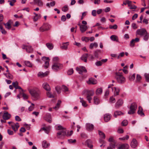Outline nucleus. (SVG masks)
<instances>
[{
  "instance_id": "5701e85b",
  "label": "nucleus",
  "mask_w": 149,
  "mask_h": 149,
  "mask_svg": "<svg viewBox=\"0 0 149 149\" xmlns=\"http://www.w3.org/2000/svg\"><path fill=\"white\" fill-rule=\"evenodd\" d=\"M87 27L86 26L84 25H81L80 26V29L81 32L84 33L87 29Z\"/></svg>"
},
{
  "instance_id": "c03bdc74",
  "label": "nucleus",
  "mask_w": 149,
  "mask_h": 149,
  "mask_svg": "<svg viewBox=\"0 0 149 149\" xmlns=\"http://www.w3.org/2000/svg\"><path fill=\"white\" fill-rule=\"evenodd\" d=\"M46 45L47 48L50 50L52 49L53 48V45L52 43H46Z\"/></svg>"
},
{
  "instance_id": "39448f33",
  "label": "nucleus",
  "mask_w": 149,
  "mask_h": 149,
  "mask_svg": "<svg viewBox=\"0 0 149 149\" xmlns=\"http://www.w3.org/2000/svg\"><path fill=\"white\" fill-rule=\"evenodd\" d=\"M63 67L62 64L59 63H53L52 65V69L54 71H57L61 69Z\"/></svg>"
},
{
  "instance_id": "5fc2aeb1",
  "label": "nucleus",
  "mask_w": 149,
  "mask_h": 149,
  "mask_svg": "<svg viewBox=\"0 0 149 149\" xmlns=\"http://www.w3.org/2000/svg\"><path fill=\"white\" fill-rule=\"evenodd\" d=\"M109 101L111 103H114L116 102L115 98L113 97V96H111L109 99Z\"/></svg>"
},
{
  "instance_id": "e433bc0d",
  "label": "nucleus",
  "mask_w": 149,
  "mask_h": 149,
  "mask_svg": "<svg viewBox=\"0 0 149 149\" xmlns=\"http://www.w3.org/2000/svg\"><path fill=\"white\" fill-rule=\"evenodd\" d=\"M55 2L53 1L51 2L50 3H47L46 4V6L48 8H50V6L53 7L55 6Z\"/></svg>"
},
{
  "instance_id": "393cba45",
  "label": "nucleus",
  "mask_w": 149,
  "mask_h": 149,
  "mask_svg": "<svg viewBox=\"0 0 149 149\" xmlns=\"http://www.w3.org/2000/svg\"><path fill=\"white\" fill-rule=\"evenodd\" d=\"M49 74L48 72H46L45 73H43L42 72H40L38 74V77H44L45 76H47Z\"/></svg>"
},
{
  "instance_id": "37998d69",
  "label": "nucleus",
  "mask_w": 149,
  "mask_h": 149,
  "mask_svg": "<svg viewBox=\"0 0 149 149\" xmlns=\"http://www.w3.org/2000/svg\"><path fill=\"white\" fill-rule=\"evenodd\" d=\"M61 101L60 100H58L56 105V106L54 107L53 108L55 109H58L60 107V105L61 104Z\"/></svg>"
},
{
  "instance_id": "473e14b6",
  "label": "nucleus",
  "mask_w": 149,
  "mask_h": 149,
  "mask_svg": "<svg viewBox=\"0 0 149 149\" xmlns=\"http://www.w3.org/2000/svg\"><path fill=\"white\" fill-rule=\"evenodd\" d=\"M49 145V144L47 143L46 141H43L42 143V147L44 148H47Z\"/></svg>"
},
{
  "instance_id": "2eb2a0df",
  "label": "nucleus",
  "mask_w": 149,
  "mask_h": 149,
  "mask_svg": "<svg viewBox=\"0 0 149 149\" xmlns=\"http://www.w3.org/2000/svg\"><path fill=\"white\" fill-rule=\"evenodd\" d=\"M43 88L47 91H50L51 88L49 84L47 83H44L42 84Z\"/></svg>"
},
{
  "instance_id": "4d7b16f0",
  "label": "nucleus",
  "mask_w": 149,
  "mask_h": 149,
  "mask_svg": "<svg viewBox=\"0 0 149 149\" xmlns=\"http://www.w3.org/2000/svg\"><path fill=\"white\" fill-rule=\"evenodd\" d=\"M118 28V26L117 25L114 24L113 25H110L109 28L111 29H116Z\"/></svg>"
},
{
  "instance_id": "a211bd4d",
  "label": "nucleus",
  "mask_w": 149,
  "mask_h": 149,
  "mask_svg": "<svg viewBox=\"0 0 149 149\" xmlns=\"http://www.w3.org/2000/svg\"><path fill=\"white\" fill-rule=\"evenodd\" d=\"M10 114L8 113V112H6L3 114V118L4 120H7L10 118Z\"/></svg>"
},
{
  "instance_id": "0e129e2a",
  "label": "nucleus",
  "mask_w": 149,
  "mask_h": 149,
  "mask_svg": "<svg viewBox=\"0 0 149 149\" xmlns=\"http://www.w3.org/2000/svg\"><path fill=\"white\" fill-rule=\"evenodd\" d=\"M121 124L123 126H126L128 124L127 121L126 120H124L122 122Z\"/></svg>"
},
{
  "instance_id": "79ce46f5",
  "label": "nucleus",
  "mask_w": 149,
  "mask_h": 149,
  "mask_svg": "<svg viewBox=\"0 0 149 149\" xmlns=\"http://www.w3.org/2000/svg\"><path fill=\"white\" fill-rule=\"evenodd\" d=\"M98 132L99 134L100 137L102 138L103 139H104L105 137V135L104 133L100 130H98Z\"/></svg>"
},
{
  "instance_id": "f8f14e48",
  "label": "nucleus",
  "mask_w": 149,
  "mask_h": 149,
  "mask_svg": "<svg viewBox=\"0 0 149 149\" xmlns=\"http://www.w3.org/2000/svg\"><path fill=\"white\" fill-rule=\"evenodd\" d=\"M44 118L45 120L49 123H51L52 122L51 115L49 113H47Z\"/></svg>"
},
{
  "instance_id": "c85d7f7f",
  "label": "nucleus",
  "mask_w": 149,
  "mask_h": 149,
  "mask_svg": "<svg viewBox=\"0 0 149 149\" xmlns=\"http://www.w3.org/2000/svg\"><path fill=\"white\" fill-rule=\"evenodd\" d=\"M94 102V104H98L100 103V100L96 96H95L93 98Z\"/></svg>"
},
{
  "instance_id": "20e7f679",
  "label": "nucleus",
  "mask_w": 149,
  "mask_h": 149,
  "mask_svg": "<svg viewBox=\"0 0 149 149\" xmlns=\"http://www.w3.org/2000/svg\"><path fill=\"white\" fill-rule=\"evenodd\" d=\"M84 93L86 95L87 100L89 102L91 103V101L92 100L91 97L94 95V91L92 90H85L84 91Z\"/></svg>"
},
{
  "instance_id": "4c0bfd02",
  "label": "nucleus",
  "mask_w": 149,
  "mask_h": 149,
  "mask_svg": "<svg viewBox=\"0 0 149 149\" xmlns=\"http://www.w3.org/2000/svg\"><path fill=\"white\" fill-rule=\"evenodd\" d=\"M102 89L101 88H97L96 91L95 93L97 95H99L102 93Z\"/></svg>"
},
{
  "instance_id": "b1692460",
  "label": "nucleus",
  "mask_w": 149,
  "mask_h": 149,
  "mask_svg": "<svg viewBox=\"0 0 149 149\" xmlns=\"http://www.w3.org/2000/svg\"><path fill=\"white\" fill-rule=\"evenodd\" d=\"M88 54H83L81 57V59L85 62L87 61V58L88 56Z\"/></svg>"
},
{
  "instance_id": "4be33fe9",
  "label": "nucleus",
  "mask_w": 149,
  "mask_h": 149,
  "mask_svg": "<svg viewBox=\"0 0 149 149\" xmlns=\"http://www.w3.org/2000/svg\"><path fill=\"white\" fill-rule=\"evenodd\" d=\"M111 116L109 114H106L104 116V119L105 121L107 122L109 121L111 119Z\"/></svg>"
},
{
  "instance_id": "f03ea898",
  "label": "nucleus",
  "mask_w": 149,
  "mask_h": 149,
  "mask_svg": "<svg viewBox=\"0 0 149 149\" xmlns=\"http://www.w3.org/2000/svg\"><path fill=\"white\" fill-rule=\"evenodd\" d=\"M136 35L143 36V39L145 41H147L148 39L149 35L146 30L144 28L138 29L136 31Z\"/></svg>"
},
{
  "instance_id": "4468645a",
  "label": "nucleus",
  "mask_w": 149,
  "mask_h": 149,
  "mask_svg": "<svg viewBox=\"0 0 149 149\" xmlns=\"http://www.w3.org/2000/svg\"><path fill=\"white\" fill-rule=\"evenodd\" d=\"M87 83L89 84H95L97 83V81L93 78H90L89 79V80L87 81Z\"/></svg>"
},
{
  "instance_id": "603ef678",
  "label": "nucleus",
  "mask_w": 149,
  "mask_h": 149,
  "mask_svg": "<svg viewBox=\"0 0 149 149\" xmlns=\"http://www.w3.org/2000/svg\"><path fill=\"white\" fill-rule=\"evenodd\" d=\"M16 1V0H9L8 2H9L10 5L11 6H13L14 5V3Z\"/></svg>"
},
{
  "instance_id": "de8ad7c7",
  "label": "nucleus",
  "mask_w": 149,
  "mask_h": 149,
  "mask_svg": "<svg viewBox=\"0 0 149 149\" xmlns=\"http://www.w3.org/2000/svg\"><path fill=\"white\" fill-rule=\"evenodd\" d=\"M144 77L146 79V80L148 82H149V74L145 73L144 74Z\"/></svg>"
},
{
  "instance_id": "8fccbe9b",
  "label": "nucleus",
  "mask_w": 149,
  "mask_h": 149,
  "mask_svg": "<svg viewBox=\"0 0 149 149\" xmlns=\"http://www.w3.org/2000/svg\"><path fill=\"white\" fill-rule=\"evenodd\" d=\"M53 63H59V58L57 57H55L53 58L52 59Z\"/></svg>"
},
{
  "instance_id": "dca6fc26",
  "label": "nucleus",
  "mask_w": 149,
  "mask_h": 149,
  "mask_svg": "<svg viewBox=\"0 0 149 149\" xmlns=\"http://www.w3.org/2000/svg\"><path fill=\"white\" fill-rule=\"evenodd\" d=\"M33 1L34 4L37 5L39 6H42L43 3L41 0H33Z\"/></svg>"
},
{
  "instance_id": "a878e982",
  "label": "nucleus",
  "mask_w": 149,
  "mask_h": 149,
  "mask_svg": "<svg viewBox=\"0 0 149 149\" xmlns=\"http://www.w3.org/2000/svg\"><path fill=\"white\" fill-rule=\"evenodd\" d=\"M110 39L113 41H118V39L117 36L115 35H112L110 36Z\"/></svg>"
},
{
  "instance_id": "72a5a7b5",
  "label": "nucleus",
  "mask_w": 149,
  "mask_h": 149,
  "mask_svg": "<svg viewBox=\"0 0 149 149\" xmlns=\"http://www.w3.org/2000/svg\"><path fill=\"white\" fill-rule=\"evenodd\" d=\"M142 77L141 75L139 74H137L136 75V83H139L140 82Z\"/></svg>"
},
{
  "instance_id": "ea45409f",
  "label": "nucleus",
  "mask_w": 149,
  "mask_h": 149,
  "mask_svg": "<svg viewBox=\"0 0 149 149\" xmlns=\"http://www.w3.org/2000/svg\"><path fill=\"white\" fill-rule=\"evenodd\" d=\"M136 74L134 73L132 75H130L128 77L129 80L130 81H132L134 80Z\"/></svg>"
},
{
  "instance_id": "6ab92c4d",
  "label": "nucleus",
  "mask_w": 149,
  "mask_h": 149,
  "mask_svg": "<svg viewBox=\"0 0 149 149\" xmlns=\"http://www.w3.org/2000/svg\"><path fill=\"white\" fill-rule=\"evenodd\" d=\"M139 41V39L138 38H136L135 39H132L130 41V46L131 47H133L134 45V44L136 42H138Z\"/></svg>"
},
{
  "instance_id": "bf43d9fd",
  "label": "nucleus",
  "mask_w": 149,
  "mask_h": 149,
  "mask_svg": "<svg viewBox=\"0 0 149 149\" xmlns=\"http://www.w3.org/2000/svg\"><path fill=\"white\" fill-rule=\"evenodd\" d=\"M42 130L44 131L45 133H46L47 134H48V133L49 132V130H47V128H45V127H43L42 128L40 129V130L39 132L41 131Z\"/></svg>"
},
{
  "instance_id": "052dcab7",
  "label": "nucleus",
  "mask_w": 149,
  "mask_h": 149,
  "mask_svg": "<svg viewBox=\"0 0 149 149\" xmlns=\"http://www.w3.org/2000/svg\"><path fill=\"white\" fill-rule=\"evenodd\" d=\"M6 77L10 79H12L13 78V76L9 72L8 73Z\"/></svg>"
},
{
  "instance_id": "412c9836",
  "label": "nucleus",
  "mask_w": 149,
  "mask_h": 149,
  "mask_svg": "<svg viewBox=\"0 0 149 149\" xmlns=\"http://www.w3.org/2000/svg\"><path fill=\"white\" fill-rule=\"evenodd\" d=\"M86 129L89 131H92L94 128V125L90 123H87L86 125Z\"/></svg>"
},
{
  "instance_id": "7c9ffc66",
  "label": "nucleus",
  "mask_w": 149,
  "mask_h": 149,
  "mask_svg": "<svg viewBox=\"0 0 149 149\" xmlns=\"http://www.w3.org/2000/svg\"><path fill=\"white\" fill-rule=\"evenodd\" d=\"M108 141L110 142V143H112L113 144H115V145L116 144V141L113 139V138L112 136H110L108 140Z\"/></svg>"
},
{
  "instance_id": "cd10ccee",
  "label": "nucleus",
  "mask_w": 149,
  "mask_h": 149,
  "mask_svg": "<svg viewBox=\"0 0 149 149\" xmlns=\"http://www.w3.org/2000/svg\"><path fill=\"white\" fill-rule=\"evenodd\" d=\"M11 22V20H9L6 23H4V24L5 26L8 29H10L11 28L10 23Z\"/></svg>"
},
{
  "instance_id": "0eeeda50",
  "label": "nucleus",
  "mask_w": 149,
  "mask_h": 149,
  "mask_svg": "<svg viewBox=\"0 0 149 149\" xmlns=\"http://www.w3.org/2000/svg\"><path fill=\"white\" fill-rule=\"evenodd\" d=\"M29 92L31 96L36 99H38L40 97V92H37L33 89L30 90Z\"/></svg>"
},
{
  "instance_id": "aec40b11",
  "label": "nucleus",
  "mask_w": 149,
  "mask_h": 149,
  "mask_svg": "<svg viewBox=\"0 0 149 149\" xmlns=\"http://www.w3.org/2000/svg\"><path fill=\"white\" fill-rule=\"evenodd\" d=\"M129 145L126 143L123 144L118 148V149H128Z\"/></svg>"
},
{
  "instance_id": "c756f323",
  "label": "nucleus",
  "mask_w": 149,
  "mask_h": 149,
  "mask_svg": "<svg viewBox=\"0 0 149 149\" xmlns=\"http://www.w3.org/2000/svg\"><path fill=\"white\" fill-rule=\"evenodd\" d=\"M27 52L29 53H32L33 52V49L31 46H27L26 48Z\"/></svg>"
},
{
  "instance_id": "c9c22d12",
  "label": "nucleus",
  "mask_w": 149,
  "mask_h": 149,
  "mask_svg": "<svg viewBox=\"0 0 149 149\" xmlns=\"http://www.w3.org/2000/svg\"><path fill=\"white\" fill-rule=\"evenodd\" d=\"M123 114V113L121 111H116L115 112L114 114V116L116 118L118 116Z\"/></svg>"
},
{
  "instance_id": "9d476101",
  "label": "nucleus",
  "mask_w": 149,
  "mask_h": 149,
  "mask_svg": "<svg viewBox=\"0 0 149 149\" xmlns=\"http://www.w3.org/2000/svg\"><path fill=\"white\" fill-rule=\"evenodd\" d=\"M76 70L80 74H82L83 72H87V70L85 67L83 66H79V67H76Z\"/></svg>"
},
{
  "instance_id": "bb28decb",
  "label": "nucleus",
  "mask_w": 149,
  "mask_h": 149,
  "mask_svg": "<svg viewBox=\"0 0 149 149\" xmlns=\"http://www.w3.org/2000/svg\"><path fill=\"white\" fill-rule=\"evenodd\" d=\"M139 110L138 111V114L141 116H144V114L143 112V109L142 107L141 106L139 107Z\"/></svg>"
},
{
  "instance_id": "1a4fd4ad",
  "label": "nucleus",
  "mask_w": 149,
  "mask_h": 149,
  "mask_svg": "<svg viewBox=\"0 0 149 149\" xmlns=\"http://www.w3.org/2000/svg\"><path fill=\"white\" fill-rule=\"evenodd\" d=\"M8 123L9 124L12 123L10 125L12 129L15 132L17 130L18 128L19 127V124L17 123L15 124L12 122H8Z\"/></svg>"
},
{
  "instance_id": "ddd939ff",
  "label": "nucleus",
  "mask_w": 149,
  "mask_h": 149,
  "mask_svg": "<svg viewBox=\"0 0 149 149\" xmlns=\"http://www.w3.org/2000/svg\"><path fill=\"white\" fill-rule=\"evenodd\" d=\"M43 60L44 61L47 60V61L45 62V64L44 65V67L45 68H47L49 65V58L48 57H43L42 58Z\"/></svg>"
},
{
  "instance_id": "a18cd8bd",
  "label": "nucleus",
  "mask_w": 149,
  "mask_h": 149,
  "mask_svg": "<svg viewBox=\"0 0 149 149\" xmlns=\"http://www.w3.org/2000/svg\"><path fill=\"white\" fill-rule=\"evenodd\" d=\"M46 94L47 96L49 98H54V95L52 94L50 91H48Z\"/></svg>"
},
{
  "instance_id": "e2e57ef3",
  "label": "nucleus",
  "mask_w": 149,
  "mask_h": 149,
  "mask_svg": "<svg viewBox=\"0 0 149 149\" xmlns=\"http://www.w3.org/2000/svg\"><path fill=\"white\" fill-rule=\"evenodd\" d=\"M102 63L101 61H98L95 63V65L97 66H101L102 65Z\"/></svg>"
},
{
  "instance_id": "680f3d73",
  "label": "nucleus",
  "mask_w": 149,
  "mask_h": 149,
  "mask_svg": "<svg viewBox=\"0 0 149 149\" xmlns=\"http://www.w3.org/2000/svg\"><path fill=\"white\" fill-rule=\"evenodd\" d=\"M68 10V6H64L62 9V11L64 12H66Z\"/></svg>"
},
{
  "instance_id": "49530a36",
  "label": "nucleus",
  "mask_w": 149,
  "mask_h": 149,
  "mask_svg": "<svg viewBox=\"0 0 149 149\" xmlns=\"http://www.w3.org/2000/svg\"><path fill=\"white\" fill-rule=\"evenodd\" d=\"M24 63L25 65L29 67H32V64L31 63L28 61H25L24 62Z\"/></svg>"
},
{
  "instance_id": "6e6d98bb",
  "label": "nucleus",
  "mask_w": 149,
  "mask_h": 149,
  "mask_svg": "<svg viewBox=\"0 0 149 149\" xmlns=\"http://www.w3.org/2000/svg\"><path fill=\"white\" fill-rule=\"evenodd\" d=\"M129 136L128 135H126L125 137H123L122 138H120L119 139L120 140H127L128 139Z\"/></svg>"
},
{
  "instance_id": "864d4df0",
  "label": "nucleus",
  "mask_w": 149,
  "mask_h": 149,
  "mask_svg": "<svg viewBox=\"0 0 149 149\" xmlns=\"http://www.w3.org/2000/svg\"><path fill=\"white\" fill-rule=\"evenodd\" d=\"M61 89L63 91H64V92H66L68 91V88L64 85L62 86Z\"/></svg>"
},
{
  "instance_id": "09e8293b",
  "label": "nucleus",
  "mask_w": 149,
  "mask_h": 149,
  "mask_svg": "<svg viewBox=\"0 0 149 149\" xmlns=\"http://www.w3.org/2000/svg\"><path fill=\"white\" fill-rule=\"evenodd\" d=\"M100 52V50H97L95 51L94 53V55L95 57L98 58V53Z\"/></svg>"
},
{
  "instance_id": "3c124183",
  "label": "nucleus",
  "mask_w": 149,
  "mask_h": 149,
  "mask_svg": "<svg viewBox=\"0 0 149 149\" xmlns=\"http://www.w3.org/2000/svg\"><path fill=\"white\" fill-rule=\"evenodd\" d=\"M67 43H64L63 44V45L61 46V48L62 49H66L68 48V45Z\"/></svg>"
},
{
  "instance_id": "58836bf2",
  "label": "nucleus",
  "mask_w": 149,
  "mask_h": 149,
  "mask_svg": "<svg viewBox=\"0 0 149 149\" xmlns=\"http://www.w3.org/2000/svg\"><path fill=\"white\" fill-rule=\"evenodd\" d=\"M115 91L114 92V95L117 96L119 95L120 91V89L118 88L115 87Z\"/></svg>"
},
{
  "instance_id": "69168bd1",
  "label": "nucleus",
  "mask_w": 149,
  "mask_h": 149,
  "mask_svg": "<svg viewBox=\"0 0 149 149\" xmlns=\"http://www.w3.org/2000/svg\"><path fill=\"white\" fill-rule=\"evenodd\" d=\"M80 102L82 103V104L83 106L85 107L87 106V104L85 100H81V101H80Z\"/></svg>"
},
{
  "instance_id": "423d86ee",
  "label": "nucleus",
  "mask_w": 149,
  "mask_h": 149,
  "mask_svg": "<svg viewBox=\"0 0 149 149\" xmlns=\"http://www.w3.org/2000/svg\"><path fill=\"white\" fill-rule=\"evenodd\" d=\"M137 106L134 103L131 104L130 107V110L128 111V113L129 114L132 115L134 113L137 109Z\"/></svg>"
},
{
  "instance_id": "f257e3e1",
  "label": "nucleus",
  "mask_w": 149,
  "mask_h": 149,
  "mask_svg": "<svg viewBox=\"0 0 149 149\" xmlns=\"http://www.w3.org/2000/svg\"><path fill=\"white\" fill-rule=\"evenodd\" d=\"M56 129L58 130H60L57 133V136L58 138H62V136H63L65 135L70 136L73 133V132L72 130L70 132H68L66 133L65 129L61 125L58 126Z\"/></svg>"
},
{
  "instance_id": "a19ab883",
  "label": "nucleus",
  "mask_w": 149,
  "mask_h": 149,
  "mask_svg": "<svg viewBox=\"0 0 149 149\" xmlns=\"http://www.w3.org/2000/svg\"><path fill=\"white\" fill-rule=\"evenodd\" d=\"M115 147L116 145L115 144L110 143L109 144V146L107 147V149H113V148H115Z\"/></svg>"
},
{
  "instance_id": "f3484780",
  "label": "nucleus",
  "mask_w": 149,
  "mask_h": 149,
  "mask_svg": "<svg viewBox=\"0 0 149 149\" xmlns=\"http://www.w3.org/2000/svg\"><path fill=\"white\" fill-rule=\"evenodd\" d=\"M137 141L135 139H133L131 142V147L133 148H135L137 146Z\"/></svg>"
},
{
  "instance_id": "774afa93",
  "label": "nucleus",
  "mask_w": 149,
  "mask_h": 149,
  "mask_svg": "<svg viewBox=\"0 0 149 149\" xmlns=\"http://www.w3.org/2000/svg\"><path fill=\"white\" fill-rule=\"evenodd\" d=\"M18 82L17 81H16L15 82H13L12 83V85H13L14 87L16 88L17 86L18 85Z\"/></svg>"
},
{
  "instance_id": "13d9d810",
  "label": "nucleus",
  "mask_w": 149,
  "mask_h": 149,
  "mask_svg": "<svg viewBox=\"0 0 149 149\" xmlns=\"http://www.w3.org/2000/svg\"><path fill=\"white\" fill-rule=\"evenodd\" d=\"M73 72L74 70L73 69H70L67 72L68 74V75H71L73 73Z\"/></svg>"
},
{
  "instance_id": "338daca9",
  "label": "nucleus",
  "mask_w": 149,
  "mask_h": 149,
  "mask_svg": "<svg viewBox=\"0 0 149 149\" xmlns=\"http://www.w3.org/2000/svg\"><path fill=\"white\" fill-rule=\"evenodd\" d=\"M132 27L134 29H136L137 28L138 26L136 24V23H133L132 24Z\"/></svg>"
},
{
  "instance_id": "7ed1b4c3",
  "label": "nucleus",
  "mask_w": 149,
  "mask_h": 149,
  "mask_svg": "<svg viewBox=\"0 0 149 149\" xmlns=\"http://www.w3.org/2000/svg\"><path fill=\"white\" fill-rule=\"evenodd\" d=\"M115 78L119 83L123 84L125 82V78L123 76V73L119 72H116L115 73Z\"/></svg>"
},
{
  "instance_id": "9b49d317",
  "label": "nucleus",
  "mask_w": 149,
  "mask_h": 149,
  "mask_svg": "<svg viewBox=\"0 0 149 149\" xmlns=\"http://www.w3.org/2000/svg\"><path fill=\"white\" fill-rule=\"evenodd\" d=\"M123 103V101L122 99H119L116 103L115 107L116 109H118L122 106Z\"/></svg>"
},
{
  "instance_id": "f704fd0d",
  "label": "nucleus",
  "mask_w": 149,
  "mask_h": 149,
  "mask_svg": "<svg viewBox=\"0 0 149 149\" xmlns=\"http://www.w3.org/2000/svg\"><path fill=\"white\" fill-rule=\"evenodd\" d=\"M91 141L90 139H88L86 141V143L88 147L90 148H91L93 147V146L91 144Z\"/></svg>"
},
{
  "instance_id": "2f4dec72",
  "label": "nucleus",
  "mask_w": 149,
  "mask_h": 149,
  "mask_svg": "<svg viewBox=\"0 0 149 149\" xmlns=\"http://www.w3.org/2000/svg\"><path fill=\"white\" fill-rule=\"evenodd\" d=\"M34 14L35 15V16L33 18V19L34 21H36L38 19L39 17H40V14H38L34 13Z\"/></svg>"
},
{
  "instance_id": "6e6552de",
  "label": "nucleus",
  "mask_w": 149,
  "mask_h": 149,
  "mask_svg": "<svg viewBox=\"0 0 149 149\" xmlns=\"http://www.w3.org/2000/svg\"><path fill=\"white\" fill-rule=\"evenodd\" d=\"M51 27V25L48 23L44 24L43 25L40 27V31L43 32L49 30Z\"/></svg>"
}]
</instances>
